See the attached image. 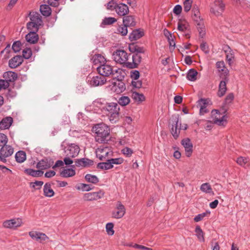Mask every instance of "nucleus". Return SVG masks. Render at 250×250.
<instances>
[{"label": "nucleus", "instance_id": "obj_1", "mask_svg": "<svg viewBox=\"0 0 250 250\" xmlns=\"http://www.w3.org/2000/svg\"><path fill=\"white\" fill-rule=\"evenodd\" d=\"M92 132L95 134V140L100 143L107 142L109 138L110 128L104 123L95 125L92 128Z\"/></svg>", "mask_w": 250, "mask_h": 250}, {"label": "nucleus", "instance_id": "obj_2", "mask_svg": "<svg viewBox=\"0 0 250 250\" xmlns=\"http://www.w3.org/2000/svg\"><path fill=\"white\" fill-rule=\"evenodd\" d=\"M103 109L112 124L117 123L120 119V107L116 103H108L103 107Z\"/></svg>", "mask_w": 250, "mask_h": 250}, {"label": "nucleus", "instance_id": "obj_3", "mask_svg": "<svg viewBox=\"0 0 250 250\" xmlns=\"http://www.w3.org/2000/svg\"><path fill=\"white\" fill-rule=\"evenodd\" d=\"M106 83L108 84L106 87L112 92L120 94L125 90V85L122 79H111Z\"/></svg>", "mask_w": 250, "mask_h": 250}, {"label": "nucleus", "instance_id": "obj_4", "mask_svg": "<svg viewBox=\"0 0 250 250\" xmlns=\"http://www.w3.org/2000/svg\"><path fill=\"white\" fill-rule=\"evenodd\" d=\"M173 124L171 129V133L173 137L176 139L179 136L181 129L186 130L188 128L187 124L181 125V123H179L180 127H179V115H174L172 117Z\"/></svg>", "mask_w": 250, "mask_h": 250}, {"label": "nucleus", "instance_id": "obj_5", "mask_svg": "<svg viewBox=\"0 0 250 250\" xmlns=\"http://www.w3.org/2000/svg\"><path fill=\"white\" fill-rule=\"evenodd\" d=\"M225 8V4L222 0H214L210 4V12L216 17L221 16Z\"/></svg>", "mask_w": 250, "mask_h": 250}, {"label": "nucleus", "instance_id": "obj_6", "mask_svg": "<svg viewBox=\"0 0 250 250\" xmlns=\"http://www.w3.org/2000/svg\"><path fill=\"white\" fill-rule=\"evenodd\" d=\"M105 162L99 163L97 167L103 170L110 169L113 167V165H120L123 163L124 159L122 158H109L105 160Z\"/></svg>", "mask_w": 250, "mask_h": 250}, {"label": "nucleus", "instance_id": "obj_7", "mask_svg": "<svg viewBox=\"0 0 250 250\" xmlns=\"http://www.w3.org/2000/svg\"><path fill=\"white\" fill-rule=\"evenodd\" d=\"M96 156L101 161L110 158L113 155L111 148L107 146H100L96 150Z\"/></svg>", "mask_w": 250, "mask_h": 250}, {"label": "nucleus", "instance_id": "obj_8", "mask_svg": "<svg viewBox=\"0 0 250 250\" xmlns=\"http://www.w3.org/2000/svg\"><path fill=\"white\" fill-rule=\"evenodd\" d=\"M128 54L123 50H117L112 54V59L117 63L120 64H126L128 63Z\"/></svg>", "mask_w": 250, "mask_h": 250}, {"label": "nucleus", "instance_id": "obj_9", "mask_svg": "<svg viewBox=\"0 0 250 250\" xmlns=\"http://www.w3.org/2000/svg\"><path fill=\"white\" fill-rule=\"evenodd\" d=\"M227 117L221 115L219 110L214 109L211 111V122L219 125H224L227 123Z\"/></svg>", "mask_w": 250, "mask_h": 250}, {"label": "nucleus", "instance_id": "obj_10", "mask_svg": "<svg viewBox=\"0 0 250 250\" xmlns=\"http://www.w3.org/2000/svg\"><path fill=\"white\" fill-rule=\"evenodd\" d=\"M23 224L22 219L20 218H16L5 220L3 222L2 226L6 229H16L21 227Z\"/></svg>", "mask_w": 250, "mask_h": 250}, {"label": "nucleus", "instance_id": "obj_11", "mask_svg": "<svg viewBox=\"0 0 250 250\" xmlns=\"http://www.w3.org/2000/svg\"><path fill=\"white\" fill-rule=\"evenodd\" d=\"M104 192L103 190L97 192H92L85 193L83 195V199L84 201H91L97 200L103 197Z\"/></svg>", "mask_w": 250, "mask_h": 250}, {"label": "nucleus", "instance_id": "obj_12", "mask_svg": "<svg viewBox=\"0 0 250 250\" xmlns=\"http://www.w3.org/2000/svg\"><path fill=\"white\" fill-rule=\"evenodd\" d=\"M80 152L79 146L75 144H69L65 149L66 155L68 157H75L77 156Z\"/></svg>", "mask_w": 250, "mask_h": 250}, {"label": "nucleus", "instance_id": "obj_13", "mask_svg": "<svg viewBox=\"0 0 250 250\" xmlns=\"http://www.w3.org/2000/svg\"><path fill=\"white\" fill-rule=\"evenodd\" d=\"M125 212V209L124 206L121 202L118 201L116 205V207L112 211V216L116 219H120L122 218Z\"/></svg>", "mask_w": 250, "mask_h": 250}, {"label": "nucleus", "instance_id": "obj_14", "mask_svg": "<svg viewBox=\"0 0 250 250\" xmlns=\"http://www.w3.org/2000/svg\"><path fill=\"white\" fill-rule=\"evenodd\" d=\"M96 68L98 73L104 77H108L112 73L111 66L106 63H104L102 65H99Z\"/></svg>", "mask_w": 250, "mask_h": 250}, {"label": "nucleus", "instance_id": "obj_15", "mask_svg": "<svg viewBox=\"0 0 250 250\" xmlns=\"http://www.w3.org/2000/svg\"><path fill=\"white\" fill-rule=\"evenodd\" d=\"M181 144L184 146L186 155L189 157L193 152V145L189 138H185L182 140Z\"/></svg>", "mask_w": 250, "mask_h": 250}, {"label": "nucleus", "instance_id": "obj_16", "mask_svg": "<svg viewBox=\"0 0 250 250\" xmlns=\"http://www.w3.org/2000/svg\"><path fill=\"white\" fill-rule=\"evenodd\" d=\"M29 235L32 239L40 243H42L49 239L48 237L45 233L36 231H30Z\"/></svg>", "mask_w": 250, "mask_h": 250}, {"label": "nucleus", "instance_id": "obj_17", "mask_svg": "<svg viewBox=\"0 0 250 250\" xmlns=\"http://www.w3.org/2000/svg\"><path fill=\"white\" fill-rule=\"evenodd\" d=\"M53 163L51 159L44 158L37 163L36 167L41 170L46 169L52 167Z\"/></svg>", "mask_w": 250, "mask_h": 250}, {"label": "nucleus", "instance_id": "obj_18", "mask_svg": "<svg viewBox=\"0 0 250 250\" xmlns=\"http://www.w3.org/2000/svg\"><path fill=\"white\" fill-rule=\"evenodd\" d=\"M115 11L120 16H125L129 13V8L125 3H118Z\"/></svg>", "mask_w": 250, "mask_h": 250}, {"label": "nucleus", "instance_id": "obj_19", "mask_svg": "<svg viewBox=\"0 0 250 250\" xmlns=\"http://www.w3.org/2000/svg\"><path fill=\"white\" fill-rule=\"evenodd\" d=\"M23 61L21 56L17 55L9 61V66L11 68H15L20 66Z\"/></svg>", "mask_w": 250, "mask_h": 250}, {"label": "nucleus", "instance_id": "obj_20", "mask_svg": "<svg viewBox=\"0 0 250 250\" xmlns=\"http://www.w3.org/2000/svg\"><path fill=\"white\" fill-rule=\"evenodd\" d=\"M216 68L220 73V77H226L229 73V70L225 65L223 61L217 62L216 63Z\"/></svg>", "mask_w": 250, "mask_h": 250}, {"label": "nucleus", "instance_id": "obj_21", "mask_svg": "<svg viewBox=\"0 0 250 250\" xmlns=\"http://www.w3.org/2000/svg\"><path fill=\"white\" fill-rule=\"evenodd\" d=\"M225 52L226 54V61L231 66L234 61V52L229 46H227L225 48Z\"/></svg>", "mask_w": 250, "mask_h": 250}, {"label": "nucleus", "instance_id": "obj_22", "mask_svg": "<svg viewBox=\"0 0 250 250\" xmlns=\"http://www.w3.org/2000/svg\"><path fill=\"white\" fill-rule=\"evenodd\" d=\"M13 152V148L9 145L3 146L0 150V154L4 159L12 155Z\"/></svg>", "mask_w": 250, "mask_h": 250}, {"label": "nucleus", "instance_id": "obj_23", "mask_svg": "<svg viewBox=\"0 0 250 250\" xmlns=\"http://www.w3.org/2000/svg\"><path fill=\"white\" fill-rule=\"evenodd\" d=\"M75 164L77 167H87L92 166L93 161L88 158H83L76 160Z\"/></svg>", "mask_w": 250, "mask_h": 250}, {"label": "nucleus", "instance_id": "obj_24", "mask_svg": "<svg viewBox=\"0 0 250 250\" xmlns=\"http://www.w3.org/2000/svg\"><path fill=\"white\" fill-rule=\"evenodd\" d=\"M13 121V118L10 116L3 118L2 120L0 122V129H8L11 125Z\"/></svg>", "mask_w": 250, "mask_h": 250}, {"label": "nucleus", "instance_id": "obj_25", "mask_svg": "<svg viewBox=\"0 0 250 250\" xmlns=\"http://www.w3.org/2000/svg\"><path fill=\"white\" fill-rule=\"evenodd\" d=\"M29 16L31 22H35L40 25L42 24V16L39 13L36 12H30Z\"/></svg>", "mask_w": 250, "mask_h": 250}, {"label": "nucleus", "instance_id": "obj_26", "mask_svg": "<svg viewBox=\"0 0 250 250\" xmlns=\"http://www.w3.org/2000/svg\"><path fill=\"white\" fill-rule=\"evenodd\" d=\"M91 61L95 65H102L104 63H106V60L104 57L101 54H95L94 55Z\"/></svg>", "mask_w": 250, "mask_h": 250}, {"label": "nucleus", "instance_id": "obj_27", "mask_svg": "<svg viewBox=\"0 0 250 250\" xmlns=\"http://www.w3.org/2000/svg\"><path fill=\"white\" fill-rule=\"evenodd\" d=\"M25 39L29 43L34 44L38 42L39 36L37 33L35 32H29V33L26 35Z\"/></svg>", "mask_w": 250, "mask_h": 250}, {"label": "nucleus", "instance_id": "obj_28", "mask_svg": "<svg viewBox=\"0 0 250 250\" xmlns=\"http://www.w3.org/2000/svg\"><path fill=\"white\" fill-rule=\"evenodd\" d=\"M141 60V57L138 53H136L132 56L133 63H127L126 66L130 68H135L137 66L138 64L140 62Z\"/></svg>", "mask_w": 250, "mask_h": 250}, {"label": "nucleus", "instance_id": "obj_29", "mask_svg": "<svg viewBox=\"0 0 250 250\" xmlns=\"http://www.w3.org/2000/svg\"><path fill=\"white\" fill-rule=\"evenodd\" d=\"M236 163L244 168H247L250 166V161L248 157H239L237 158Z\"/></svg>", "mask_w": 250, "mask_h": 250}, {"label": "nucleus", "instance_id": "obj_30", "mask_svg": "<svg viewBox=\"0 0 250 250\" xmlns=\"http://www.w3.org/2000/svg\"><path fill=\"white\" fill-rule=\"evenodd\" d=\"M225 80V81H221L219 84V90L217 94L218 96L220 97L224 96L227 90L226 84L228 82V80Z\"/></svg>", "mask_w": 250, "mask_h": 250}, {"label": "nucleus", "instance_id": "obj_31", "mask_svg": "<svg viewBox=\"0 0 250 250\" xmlns=\"http://www.w3.org/2000/svg\"><path fill=\"white\" fill-rule=\"evenodd\" d=\"M123 21V23L127 27L134 26L136 24L135 19L132 16H125Z\"/></svg>", "mask_w": 250, "mask_h": 250}, {"label": "nucleus", "instance_id": "obj_32", "mask_svg": "<svg viewBox=\"0 0 250 250\" xmlns=\"http://www.w3.org/2000/svg\"><path fill=\"white\" fill-rule=\"evenodd\" d=\"M87 83L93 87L101 86L106 83V79H101V81H99V79H89Z\"/></svg>", "mask_w": 250, "mask_h": 250}, {"label": "nucleus", "instance_id": "obj_33", "mask_svg": "<svg viewBox=\"0 0 250 250\" xmlns=\"http://www.w3.org/2000/svg\"><path fill=\"white\" fill-rule=\"evenodd\" d=\"M196 27L199 32V36L203 38L205 35V27L204 21L202 20H200L199 21L196 22Z\"/></svg>", "mask_w": 250, "mask_h": 250}, {"label": "nucleus", "instance_id": "obj_34", "mask_svg": "<svg viewBox=\"0 0 250 250\" xmlns=\"http://www.w3.org/2000/svg\"><path fill=\"white\" fill-rule=\"evenodd\" d=\"M43 192L44 196L51 197L54 196V192L51 188V185L49 183H46L43 187Z\"/></svg>", "mask_w": 250, "mask_h": 250}, {"label": "nucleus", "instance_id": "obj_35", "mask_svg": "<svg viewBox=\"0 0 250 250\" xmlns=\"http://www.w3.org/2000/svg\"><path fill=\"white\" fill-rule=\"evenodd\" d=\"M143 36V33L139 30H133L129 35V39L131 41H136Z\"/></svg>", "mask_w": 250, "mask_h": 250}, {"label": "nucleus", "instance_id": "obj_36", "mask_svg": "<svg viewBox=\"0 0 250 250\" xmlns=\"http://www.w3.org/2000/svg\"><path fill=\"white\" fill-rule=\"evenodd\" d=\"M177 28L180 32H186L188 30V24L186 21L179 20L178 22Z\"/></svg>", "mask_w": 250, "mask_h": 250}, {"label": "nucleus", "instance_id": "obj_37", "mask_svg": "<svg viewBox=\"0 0 250 250\" xmlns=\"http://www.w3.org/2000/svg\"><path fill=\"white\" fill-rule=\"evenodd\" d=\"M76 174L75 170L72 168L64 169L61 172V175L64 178L70 177Z\"/></svg>", "mask_w": 250, "mask_h": 250}, {"label": "nucleus", "instance_id": "obj_38", "mask_svg": "<svg viewBox=\"0 0 250 250\" xmlns=\"http://www.w3.org/2000/svg\"><path fill=\"white\" fill-rule=\"evenodd\" d=\"M25 171L28 175L35 177L42 176L43 174V172L41 170H34L31 168L26 169Z\"/></svg>", "mask_w": 250, "mask_h": 250}, {"label": "nucleus", "instance_id": "obj_39", "mask_svg": "<svg viewBox=\"0 0 250 250\" xmlns=\"http://www.w3.org/2000/svg\"><path fill=\"white\" fill-rule=\"evenodd\" d=\"M129 50L132 53H141L145 52L143 47H140L138 45L132 43L129 45Z\"/></svg>", "mask_w": 250, "mask_h": 250}, {"label": "nucleus", "instance_id": "obj_40", "mask_svg": "<svg viewBox=\"0 0 250 250\" xmlns=\"http://www.w3.org/2000/svg\"><path fill=\"white\" fill-rule=\"evenodd\" d=\"M40 11L44 16L47 17L51 14V10L49 5L43 4L40 6Z\"/></svg>", "mask_w": 250, "mask_h": 250}, {"label": "nucleus", "instance_id": "obj_41", "mask_svg": "<svg viewBox=\"0 0 250 250\" xmlns=\"http://www.w3.org/2000/svg\"><path fill=\"white\" fill-rule=\"evenodd\" d=\"M85 180L88 182L93 184H96L99 182V178L94 175L91 174H87L85 176Z\"/></svg>", "mask_w": 250, "mask_h": 250}, {"label": "nucleus", "instance_id": "obj_42", "mask_svg": "<svg viewBox=\"0 0 250 250\" xmlns=\"http://www.w3.org/2000/svg\"><path fill=\"white\" fill-rule=\"evenodd\" d=\"M195 232L196 233V235L198 239L200 242H204V233L199 226H197L196 227L195 229Z\"/></svg>", "mask_w": 250, "mask_h": 250}, {"label": "nucleus", "instance_id": "obj_43", "mask_svg": "<svg viewBox=\"0 0 250 250\" xmlns=\"http://www.w3.org/2000/svg\"><path fill=\"white\" fill-rule=\"evenodd\" d=\"M200 190L206 193H211L213 192L212 188L208 183L202 184L200 188Z\"/></svg>", "mask_w": 250, "mask_h": 250}, {"label": "nucleus", "instance_id": "obj_44", "mask_svg": "<svg viewBox=\"0 0 250 250\" xmlns=\"http://www.w3.org/2000/svg\"><path fill=\"white\" fill-rule=\"evenodd\" d=\"M15 158L18 163H22L26 160V154L23 151H19L16 153Z\"/></svg>", "mask_w": 250, "mask_h": 250}, {"label": "nucleus", "instance_id": "obj_45", "mask_svg": "<svg viewBox=\"0 0 250 250\" xmlns=\"http://www.w3.org/2000/svg\"><path fill=\"white\" fill-rule=\"evenodd\" d=\"M131 97L135 102L139 103L145 100V97L143 94H140L136 92H132Z\"/></svg>", "mask_w": 250, "mask_h": 250}, {"label": "nucleus", "instance_id": "obj_46", "mask_svg": "<svg viewBox=\"0 0 250 250\" xmlns=\"http://www.w3.org/2000/svg\"><path fill=\"white\" fill-rule=\"evenodd\" d=\"M41 25L31 21L27 23V28L29 32H35L37 33L39 30V26Z\"/></svg>", "mask_w": 250, "mask_h": 250}, {"label": "nucleus", "instance_id": "obj_47", "mask_svg": "<svg viewBox=\"0 0 250 250\" xmlns=\"http://www.w3.org/2000/svg\"><path fill=\"white\" fill-rule=\"evenodd\" d=\"M192 12L193 14V19L196 22L200 21V12L197 7H194L192 10Z\"/></svg>", "mask_w": 250, "mask_h": 250}, {"label": "nucleus", "instance_id": "obj_48", "mask_svg": "<svg viewBox=\"0 0 250 250\" xmlns=\"http://www.w3.org/2000/svg\"><path fill=\"white\" fill-rule=\"evenodd\" d=\"M130 102L128 96H122L118 100V104L122 106L127 105Z\"/></svg>", "mask_w": 250, "mask_h": 250}, {"label": "nucleus", "instance_id": "obj_49", "mask_svg": "<svg viewBox=\"0 0 250 250\" xmlns=\"http://www.w3.org/2000/svg\"><path fill=\"white\" fill-rule=\"evenodd\" d=\"M76 188L78 190H81L83 191H88L92 189L90 186L88 184L81 183L76 186Z\"/></svg>", "mask_w": 250, "mask_h": 250}, {"label": "nucleus", "instance_id": "obj_50", "mask_svg": "<svg viewBox=\"0 0 250 250\" xmlns=\"http://www.w3.org/2000/svg\"><path fill=\"white\" fill-rule=\"evenodd\" d=\"M15 79H8V81L6 80L0 79V90L2 89H5L7 88L9 85V82H14Z\"/></svg>", "mask_w": 250, "mask_h": 250}, {"label": "nucleus", "instance_id": "obj_51", "mask_svg": "<svg viewBox=\"0 0 250 250\" xmlns=\"http://www.w3.org/2000/svg\"><path fill=\"white\" fill-rule=\"evenodd\" d=\"M117 20L115 18L108 17L105 18L101 23L102 25H110L115 22Z\"/></svg>", "mask_w": 250, "mask_h": 250}, {"label": "nucleus", "instance_id": "obj_52", "mask_svg": "<svg viewBox=\"0 0 250 250\" xmlns=\"http://www.w3.org/2000/svg\"><path fill=\"white\" fill-rule=\"evenodd\" d=\"M127 26L123 24L119 26L117 28V32L121 34L122 36H125L127 34Z\"/></svg>", "mask_w": 250, "mask_h": 250}, {"label": "nucleus", "instance_id": "obj_53", "mask_svg": "<svg viewBox=\"0 0 250 250\" xmlns=\"http://www.w3.org/2000/svg\"><path fill=\"white\" fill-rule=\"evenodd\" d=\"M192 3V0H185L184 1V10L186 12L189 11Z\"/></svg>", "mask_w": 250, "mask_h": 250}, {"label": "nucleus", "instance_id": "obj_54", "mask_svg": "<svg viewBox=\"0 0 250 250\" xmlns=\"http://www.w3.org/2000/svg\"><path fill=\"white\" fill-rule=\"evenodd\" d=\"M208 104V100L206 99H200L197 102V106L201 108V107H207Z\"/></svg>", "mask_w": 250, "mask_h": 250}, {"label": "nucleus", "instance_id": "obj_55", "mask_svg": "<svg viewBox=\"0 0 250 250\" xmlns=\"http://www.w3.org/2000/svg\"><path fill=\"white\" fill-rule=\"evenodd\" d=\"M8 142V138L6 135L3 133H0V146H6Z\"/></svg>", "mask_w": 250, "mask_h": 250}, {"label": "nucleus", "instance_id": "obj_56", "mask_svg": "<svg viewBox=\"0 0 250 250\" xmlns=\"http://www.w3.org/2000/svg\"><path fill=\"white\" fill-rule=\"evenodd\" d=\"M198 72L194 69H190L187 74L186 78H196L197 76Z\"/></svg>", "mask_w": 250, "mask_h": 250}, {"label": "nucleus", "instance_id": "obj_57", "mask_svg": "<svg viewBox=\"0 0 250 250\" xmlns=\"http://www.w3.org/2000/svg\"><path fill=\"white\" fill-rule=\"evenodd\" d=\"M3 78H18V75L17 73L13 71H7L4 72L3 74Z\"/></svg>", "mask_w": 250, "mask_h": 250}, {"label": "nucleus", "instance_id": "obj_58", "mask_svg": "<svg viewBox=\"0 0 250 250\" xmlns=\"http://www.w3.org/2000/svg\"><path fill=\"white\" fill-rule=\"evenodd\" d=\"M43 184V182L41 181H36L35 182H31L30 183L31 187L35 189H40Z\"/></svg>", "mask_w": 250, "mask_h": 250}, {"label": "nucleus", "instance_id": "obj_59", "mask_svg": "<svg viewBox=\"0 0 250 250\" xmlns=\"http://www.w3.org/2000/svg\"><path fill=\"white\" fill-rule=\"evenodd\" d=\"M32 51L31 49L26 48L22 51V58L28 59L31 57Z\"/></svg>", "mask_w": 250, "mask_h": 250}, {"label": "nucleus", "instance_id": "obj_60", "mask_svg": "<svg viewBox=\"0 0 250 250\" xmlns=\"http://www.w3.org/2000/svg\"><path fill=\"white\" fill-rule=\"evenodd\" d=\"M21 43L20 41L15 42L12 46L13 50L15 52H18L21 49Z\"/></svg>", "mask_w": 250, "mask_h": 250}, {"label": "nucleus", "instance_id": "obj_61", "mask_svg": "<svg viewBox=\"0 0 250 250\" xmlns=\"http://www.w3.org/2000/svg\"><path fill=\"white\" fill-rule=\"evenodd\" d=\"M118 3L115 0H111L107 4V8L110 10H116Z\"/></svg>", "mask_w": 250, "mask_h": 250}, {"label": "nucleus", "instance_id": "obj_62", "mask_svg": "<svg viewBox=\"0 0 250 250\" xmlns=\"http://www.w3.org/2000/svg\"><path fill=\"white\" fill-rule=\"evenodd\" d=\"M113 227V224L112 223H108L106 225V231L109 235H112L114 234Z\"/></svg>", "mask_w": 250, "mask_h": 250}, {"label": "nucleus", "instance_id": "obj_63", "mask_svg": "<svg viewBox=\"0 0 250 250\" xmlns=\"http://www.w3.org/2000/svg\"><path fill=\"white\" fill-rule=\"evenodd\" d=\"M131 83L132 86L137 88H141L142 85V81L140 79H133Z\"/></svg>", "mask_w": 250, "mask_h": 250}, {"label": "nucleus", "instance_id": "obj_64", "mask_svg": "<svg viewBox=\"0 0 250 250\" xmlns=\"http://www.w3.org/2000/svg\"><path fill=\"white\" fill-rule=\"evenodd\" d=\"M122 152L127 157L131 156L133 153V150L128 147H125L123 148L122 150Z\"/></svg>", "mask_w": 250, "mask_h": 250}]
</instances>
